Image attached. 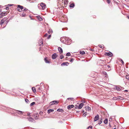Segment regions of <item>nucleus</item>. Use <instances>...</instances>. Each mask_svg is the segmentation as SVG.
Segmentation results:
<instances>
[{
  "mask_svg": "<svg viewBox=\"0 0 129 129\" xmlns=\"http://www.w3.org/2000/svg\"><path fill=\"white\" fill-rule=\"evenodd\" d=\"M18 7L17 8V10L20 12H22V10L23 9L24 7L20 5H17Z\"/></svg>",
  "mask_w": 129,
  "mask_h": 129,
  "instance_id": "obj_1",
  "label": "nucleus"
},
{
  "mask_svg": "<svg viewBox=\"0 0 129 129\" xmlns=\"http://www.w3.org/2000/svg\"><path fill=\"white\" fill-rule=\"evenodd\" d=\"M39 116L38 114L35 113L33 114V116L35 120H37L39 119Z\"/></svg>",
  "mask_w": 129,
  "mask_h": 129,
  "instance_id": "obj_2",
  "label": "nucleus"
},
{
  "mask_svg": "<svg viewBox=\"0 0 129 129\" xmlns=\"http://www.w3.org/2000/svg\"><path fill=\"white\" fill-rule=\"evenodd\" d=\"M27 119L30 122H35V121L32 117H28L27 118Z\"/></svg>",
  "mask_w": 129,
  "mask_h": 129,
  "instance_id": "obj_3",
  "label": "nucleus"
},
{
  "mask_svg": "<svg viewBox=\"0 0 129 129\" xmlns=\"http://www.w3.org/2000/svg\"><path fill=\"white\" fill-rule=\"evenodd\" d=\"M14 110L15 111H14V112L17 113L19 115L22 114L23 113V112L20 111L16 110Z\"/></svg>",
  "mask_w": 129,
  "mask_h": 129,
  "instance_id": "obj_4",
  "label": "nucleus"
},
{
  "mask_svg": "<svg viewBox=\"0 0 129 129\" xmlns=\"http://www.w3.org/2000/svg\"><path fill=\"white\" fill-rule=\"evenodd\" d=\"M41 6L42 7V9H44L46 7V5L44 3H42L40 4Z\"/></svg>",
  "mask_w": 129,
  "mask_h": 129,
  "instance_id": "obj_5",
  "label": "nucleus"
},
{
  "mask_svg": "<svg viewBox=\"0 0 129 129\" xmlns=\"http://www.w3.org/2000/svg\"><path fill=\"white\" fill-rule=\"evenodd\" d=\"M58 103V102L57 101H52L50 102L49 103V104L50 105H52L54 104H57Z\"/></svg>",
  "mask_w": 129,
  "mask_h": 129,
  "instance_id": "obj_6",
  "label": "nucleus"
},
{
  "mask_svg": "<svg viewBox=\"0 0 129 129\" xmlns=\"http://www.w3.org/2000/svg\"><path fill=\"white\" fill-rule=\"evenodd\" d=\"M7 13L5 12H2L0 14V18H2V17L6 15Z\"/></svg>",
  "mask_w": 129,
  "mask_h": 129,
  "instance_id": "obj_7",
  "label": "nucleus"
},
{
  "mask_svg": "<svg viewBox=\"0 0 129 129\" xmlns=\"http://www.w3.org/2000/svg\"><path fill=\"white\" fill-rule=\"evenodd\" d=\"M57 57V55L56 53H54L52 54V58L53 59H55Z\"/></svg>",
  "mask_w": 129,
  "mask_h": 129,
  "instance_id": "obj_8",
  "label": "nucleus"
},
{
  "mask_svg": "<svg viewBox=\"0 0 129 129\" xmlns=\"http://www.w3.org/2000/svg\"><path fill=\"white\" fill-rule=\"evenodd\" d=\"M86 111H90L91 110V108L88 106H86L85 107Z\"/></svg>",
  "mask_w": 129,
  "mask_h": 129,
  "instance_id": "obj_9",
  "label": "nucleus"
},
{
  "mask_svg": "<svg viewBox=\"0 0 129 129\" xmlns=\"http://www.w3.org/2000/svg\"><path fill=\"white\" fill-rule=\"evenodd\" d=\"M99 116L98 115H97L96 116H95L94 119V121H97L98 119H99Z\"/></svg>",
  "mask_w": 129,
  "mask_h": 129,
  "instance_id": "obj_10",
  "label": "nucleus"
},
{
  "mask_svg": "<svg viewBox=\"0 0 129 129\" xmlns=\"http://www.w3.org/2000/svg\"><path fill=\"white\" fill-rule=\"evenodd\" d=\"M84 104L83 103H81L79 105V106L78 107V109H81L82 107L83 106Z\"/></svg>",
  "mask_w": 129,
  "mask_h": 129,
  "instance_id": "obj_11",
  "label": "nucleus"
},
{
  "mask_svg": "<svg viewBox=\"0 0 129 129\" xmlns=\"http://www.w3.org/2000/svg\"><path fill=\"white\" fill-rule=\"evenodd\" d=\"M58 50L60 54H61L63 52L62 50L60 47H58Z\"/></svg>",
  "mask_w": 129,
  "mask_h": 129,
  "instance_id": "obj_12",
  "label": "nucleus"
},
{
  "mask_svg": "<svg viewBox=\"0 0 129 129\" xmlns=\"http://www.w3.org/2000/svg\"><path fill=\"white\" fill-rule=\"evenodd\" d=\"M116 89L118 91H119L121 89L120 88V86L119 85H116L115 86Z\"/></svg>",
  "mask_w": 129,
  "mask_h": 129,
  "instance_id": "obj_13",
  "label": "nucleus"
},
{
  "mask_svg": "<svg viewBox=\"0 0 129 129\" xmlns=\"http://www.w3.org/2000/svg\"><path fill=\"white\" fill-rule=\"evenodd\" d=\"M74 105H69L68 106V109H71V108H73L74 107Z\"/></svg>",
  "mask_w": 129,
  "mask_h": 129,
  "instance_id": "obj_14",
  "label": "nucleus"
},
{
  "mask_svg": "<svg viewBox=\"0 0 129 129\" xmlns=\"http://www.w3.org/2000/svg\"><path fill=\"white\" fill-rule=\"evenodd\" d=\"M69 63L68 62H66L62 63L61 64V66L64 65L67 66L68 65Z\"/></svg>",
  "mask_w": 129,
  "mask_h": 129,
  "instance_id": "obj_15",
  "label": "nucleus"
},
{
  "mask_svg": "<svg viewBox=\"0 0 129 129\" xmlns=\"http://www.w3.org/2000/svg\"><path fill=\"white\" fill-rule=\"evenodd\" d=\"M103 74L104 75V76H105V77L106 78H108V75L107 74V73L105 71H103Z\"/></svg>",
  "mask_w": 129,
  "mask_h": 129,
  "instance_id": "obj_16",
  "label": "nucleus"
},
{
  "mask_svg": "<svg viewBox=\"0 0 129 129\" xmlns=\"http://www.w3.org/2000/svg\"><path fill=\"white\" fill-rule=\"evenodd\" d=\"M64 38H61L60 40L61 41V42L63 43H64L65 42V40H66L65 39L64 40Z\"/></svg>",
  "mask_w": 129,
  "mask_h": 129,
  "instance_id": "obj_17",
  "label": "nucleus"
},
{
  "mask_svg": "<svg viewBox=\"0 0 129 129\" xmlns=\"http://www.w3.org/2000/svg\"><path fill=\"white\" fill-rule=\"evenodd\" d=\"M107 55L111 57L112 56V53L110 52L107 53Z\"/></svg>",
  "mask_w": 129,
  "mask_h": 129,
  "instance_id": "obj_18",
  "label": "nucleus"
},
{
  "mask_svg": "<svg viewBox=\"0 0 129 129\" xmlns=\"http://www.w3.org/2000/svg\"><path fill=\"white\" fill-rule=\"evenodd\" d=\"M44 60L45 62L46 63H50V62L49 60H48L47 58H45Z\"/></svg>",
  "mask_w": 129,
  "mask_h": 129,
  "instance_id": "obj_19",
  "label": "nucleus"
},
{
  "mask_svg": "<svg viewBox=\"0 0 129 129\" xmlns=\"http://www.w3.org/2000/svg\"><path fill=\"white\" fill-rule=\"evenodd\" d=\"M5 20H6L4 19V18L2 19L1 21V22L0 23V25L2 26L3 25L4 21Z\"/></svg>",
  "mask_w": 129,
  "mask_h": 129,
  "instance_id": "obj_20",
  "label": "nucleus"
},
{
  "mask_svg": "<svg viewBox=\"0 0 129 129\" xmlns=\"http://www.w3.org/2000/svg\"><path fill=\"white\" fill-rule=\"evenodd\" d=\"M54 111L53 109H49L47 111V113L48 114H49L51 112H52Z\"/></svg>",
  "mask_w": 129,
  "mask_h": 129,
  "instance_id": "obj_21",
  "label": "nucleus"
},
{
  "mask_svg": "<svg viewBox=\"0 0 129 129\" xmlns=\"http://www.w3.org/2000/svg\"><path fill=\"white\" fill-rule=\"evenodd\" d=\"M21 16L22 17H25L26 15V14L25 13L23 12V13H22L21 15Z\"/></svg>",
  "mask_w": 129,
  "mask_h": 129,
  "instance_id": "obj_22",
  "label": "nucleus"
},
{
  "mask_svg": "<svg viewBox=\"0 0 129 129\" xmlns=\"http://www.w3.org/2000/svg\"><path fill=\"white\" fill-rule=\"evenodd\" d=\"M37 17L38 19L40 21H41L42 20V18L39 16H37Z\"/></svg>",
  "mask_w": 129,
  "mask_h": 129,
  "instance_id": "obj_23",
  "label": "nucleus"
},
{
  "mask_svg": "<svg viewBox=\"0 0 129 129\" xmlns=\"http://www.w3.org/2000/svg\"><path fill=\"white\" fill-rule=\"evenodd\" d=\"M32 89L34 93H35L36 92V89L35 87H32Z\"/></svg>",
  "mask_w": 129,
  "mask_h": 129,
  "instance_id": "obj_24",
  "label": "nucleus"
},
{
  "mask_svg": "<svg viewBox=\"0 0 129 129\" xmlns=\"http://www.w3.org/2000/svg\"><path fill=\"white\" fill-rule=\"evenodd\" d=\"M23 13H25V11H27V12H28V13H29V11H28V9L25 8H24V10H23Z\"/></svg>",
  "mask_w": 129,
  "mask_h": 129,
  "instance_id": "obj_25",
  "label": "nucleus"
},
{
  "mask_svg": "<svg viewBox=\"0 0 129 129\" xmlns=\"http://www.w3.org/2000/svg\"><path fill=\"white\" fill-rule=\"evenodd\" d=\"M80 53L82 55H83L85 54V52L84 51H80Z\"/></svg>",
  "mask_w": 129,
  "mask_h": 129,
  "instance_id": "obj_26",
  "label": "nucleus"
},
{
  "mask_svg": "<svg viewBox=\"0 0 129 129\" xmlns=\"http://www.w3.org/2000/svg\"><path fill=\"white\" fill-rule=\"evenodd\" d=\"M74 3H73L70 5V8H73L74 7Z\"/></svg>",
  "mask_w": 129,
  "mask_h": 129,
  "instance_id": "obj_27",
  "label": "nucleus"
},
{
  "mask_svg": "<svg viewBox=\"0 0 129 129\" xmlns=\"http://www.w3.org/2000/svg\"><path fill=\"white\" fill-rule=\"evenodd\" d=\"M13 5V4H9L8 5H6L5 6L6 7L8 6L9 7V6H12Z\"/></svg>",
  "mask_w": 129,
  "mask_h": 129,
  "instance_id": "obj_28",
  "label": "nucleus"
},
{
  "mask_svg": "<svg viewBox=\"0 0 129 129\" xmlns=\"http://www.w3.org/2000/svg\"><path fill=\"white\" fill-rule=\"evenodd\" d=\"M48 33L49 34H51L52 33V30L51 29H49L48 31Z\"/></svg>",
  "mask_w": 129,
  "mask_h": 129,
  "instance_id": "obj_29",
  "label": "nucleus"
},
{
  "mask_svg": "<svg viewBox=\"0 0 129 129\" xmlns=\"http://www.w3.org/2000/svg\"><path fill=\"white\" fill-rule=\"evenodd\" d=\"M104 122L105 124H107L108 122V120L107 119H105L104 121Z\"/></svg>",
  "mask_w": 129,
  "mask_h": 129,
  "instance_id": "obj_30",
  "label": "nucleus"
},
{
  "mask_svg": "<svg viewBox=\"0 0 129 129\" xmlns=\"http://www.w3.org/2000/svg\"><path fill=\"white\" fill-rule=\"evenodd\" d=\"M35 104V102H33L31 103L30 104V106H31Z\"/></svg>",
  "mask_w": 129,
  "mask_h": 129,
  "instance_id": "obj_31",
  "label": "nucleus"
},
{
  "mask_svg": "<svg viewBox=\"0 0 129 129\" xmlns=\"http://www.w3.org/2000/svg\"><path fill=\"white\" fill-rule=\"evenodd\" d=\"M70 55H71V54H70V53L69 52L67 53L66 54V56H70Z\"/></svg>",
  "mask_w": 129,
  "mask_h": 129,
  "instance_id": "obj_32",
  "label": "nucleus"
},
{
  "mask_svg": "<svg viewBox=\"0 0 129 129\" xmlns=\"http://www.w3.org/2000/svg\"><path fill=\"white\" fill-rule=\"evenodd\" d=\"M25 101L27 103H29V100L27 99H25Z\"/></svg>",
  "mask_w": 129,
  "mask_h": 129,
  "instance_id": "obj_33",
  "label": "nucleus"
},
{
  "mask_svg": "<svg viewBox=\"0 0 129 129\" xmlns=\"http://www.w3.org/2000/svg\"><path fill=\"white\" fill-rule=\"evenodd\" d=\"M63 110V109H58L57 110V111L58 112H61Z\"/></svg>",
  "mask_w": 129,
  "mask_h": 129,
  "instance_id": "obj_34",
  "label": "nucleus"
},
{
  "mask_svg": "<svg viewBox=\"0 0 129 129\" xmlns=\"http://www.w3.org/2000/svg\"><path fill=\"white\" fill-rule=\"evenodd\" d=\"M102 121V119H100V120L98 123V124H100L101 123Z\"/></svg>",
  "mask_w": 129,
  "mask_h": 129,
  "instance_id": "obj_35",
  "label": "nucleus"
},
{
  "mask_svg": "<svg viewBox=\"0 0 129 129\" xmlns=\"http://www.w3.org/2000/svg\"><path fill=\"white\" fill-rule=\"evenodd\" d=\"M74 99V98H69L67 99V100H72Z\"/></svg>",
  "mask_w": 129,
  "mask_h": 129,
  "instance_id": "obj_36",
  "label": "nucleus"
},
{
  "mask_svg": "<svg viewBox=\"0 0 129 129\" xmlns=\"http://www.w3.org/2000/svg\"><path fill=\"white\" fill-rule=\"evenodd\" d=\"M64 56H63V55H61L60 56V58L61 59H62L64 57Z\"/></svg>",
  "mask_w": 129,
  "mask_h": 129,
  "instance_id": "obj_37",
  "label": "nucleus"
},
{
  "mask_svg": "<svg viewBox=\"0 0 129 129\" xmlns=\"http://www.w3.org/2000/svg\"><path fill=\"white\" fill-rule=\"evenodd\" d=\"M86 112H85L83 114V116L84 117H85L86 116Z\"/></svg>",
  "mask_w": 129,
  "mask_h": 129,
  "instance_id": "obj_38",
  "label": "nucleus"
},
{
  "mask_svg": "<svg viewBox=\"0 0 129 129\" xmlns=\"http://www.w3.org/2000/svg\"><path fill=\"white\" fill-rule=\"evenodd\" d=\"M90 128L91 129H92V127L91 125H90L87 127V129H88Z\"/></svg>",
  "mask_w": 129,
  "mask_h": 129,
  "instance_id": "obj_39",
  "label": "nucleus"
},
{
  "mask_svg": "<svg viewBox=\"0 0 129 129\" xmlns=\"http://www.w3.org/2000/svg\"><path fill=\"white\" fill-rule=\"evenodd\" d=\"M118 99H120V100H123V97H120V96H119Z\"/></svg>",
  "mask_w": 129,
  "mask_h": 129,
  "instance_id": "obj_40",
  "label": "nucleus"
},
{
  "mask_svg": "<svg viewBox=\"0 0 129 129\" xmlns=\"http://www.w3.org/2000/svg\"><path fill=\"white\" fill-rule=\"evenodd\" d=\"M51 37V34H50L48 36V37L47 38V39H50V38Z\"/></svg>",
  "mask_w": 129,
  "mask_h": 129,
  "instance_id": "obj_41",
  "label": "nucleus"
},
{
  "mask_svg": "<svg viewBox=\"0 0 129 129\" xmlns=\"http://www.w3.org/2000/svg\"><path fill=\"white\" fill-rule=\"evenodd\" d=\"M99 46L101 48H103V46H102L101 45H99Z\"/></svg>",
  "mask_w": 129,
  "mask_h": 129,
  "instance_id": "obj_42",
  "label": "nucleus"
},
{
  "mask_svg": "<svg viewBox=\"0 0 129 129\" xmlns=\"http://www.w3.org/2000/svg\"><path fill=\"white\" fill-rule=\"evenodd\" d=\"M74 59L72 58H71L70 60V61L71 62H73L74 60Z\"/></svg>",
  "mask_w": 129,
  "mask_h": 129,
  "instance_id": "obj_43",
  "label": "nucleus"
},
{
  "mask_svg": "<svg viewBox=\"0 0 129 129\" xmlns=\"http://www.w3.org/2000/svg\"><path fill=\"white\" fill-rule=\"evenodd\" d=\"M110 0H107V2L108 4H109L110 3Z\"/></svg>",
  "mask_w": 129,
  "mask_h": 129,
  "instance_id": "obj_44",
  "label": "nucleus"
},
{
  "mask_svg": "<svg viewBox=\"0 0 129 129\" xmlns=\"http://www.w3.org/2000/svg\"><path fill=\"white\" fill-rule=\"evenodd\" d=\"M7 7L6 8V9L7 10L9 9V7H8L7 6Z\"/></svg>",
  "mask_w": 129,
  "mask_h": 129,
  "instance_id": "obj_45",
  "label": "nucleus"
},
{
  "mask_svg": "<svg viewBox=\"0 0 129 129\" xmlns=\"http://www.w3.org/2000/svg\"><path fill=\"white\" fill-rule=\"evenodd\" d=\"M38 90L39 91H41L42 90V88L41 87H39L38 88Z\"/></svg>",
  "mask_w": 129,
  "mask_h": 129,
  "instance_id": "obj_46",
  "label": "nucleus"
},
{
  "mask_svg": "<svg viewBox=\"0 0 129 129\" xmlns=\"http://www.w3.org/2000/svg\"><path fill=\"white\" fill-rule=\"evenodd\" d=\"M126 78L127 79H129V76H126Z\"/></svg>",
  "mask_w": 129,
  "mask_h": 129,
  "instance_id": "obj_47",
  "label": "nucleus"
},
{
  "mask_svg": "<svg viewBox=\"0 0 129 129\" xmlns=\"http://www.w3.org/2000/svg\"><path fill=\"white\" fill-rule=\"evenodd\" d=\"M48 36V34H46L44 35V36L45 37H47Z\"/></svg>",
  "mask_w": 129,
  "mask_h": 129,
  "instance_id": "obj_48",
  "label": "nucleus"
},
{
  "mask_svg": "<svg viewBox=\"0 0 129 129\" xmlns=\"http://www.w3.org/2000/svg\"><path fill=\"white\" fill-rule=\"evenodd\" d=\"M78 106L77 105H75V108H78Z\"/></svg>",
  "mask_w": 129,
  "mask_h": 129,
  "instance_id": "obj_49",
  "label": "nucleus"
},
{
  "mask_svg": "<svg viewBox=\"0 0 129 129\" xmlns=\"http://www.w3.org/2000/svg\"><path fill=\"white\" fill-rule=\"evenodd\" d=\"M89 50L91 51H94V50L93 49H92L91 48H90Z\"/></svg>",
  "mask_w": 129,
  "mask_h": 129,
  "instance_id": "obj_50",
  "label": "nucleus"
},
{
  "mask_svg": "<svg viewBox=\"0 0 129 129\" xmlns=\"http://www.w3.org/2000/svg\"><path fill=\"white\" fill-rule=\"evenodd\" d=\"M121 63H122V64H123L124 63V62L123 60L122 59H121Z\"/></svg>",
  "mask_w": 129,
  "mask_h": 129,
  "instance_id": "obj_51",
  "label": "nucleus"
},
{
  "mask_svg": "<svg viewBox=\"0 0 129 129\" xmlns=\"http://www.w3.org/2000/svg\"><path fill=\"white\" fill-rule=\"evenodd\" d=\"M43 113L42 112H40V115H42L43 114Z\"/></svg>",
  "mask_w": 129,
  "mask_h": 129,
  "instance_id": "obj_52",
  "label": "nucleus"
},
{
  "mask_svg": "<svg viewBox=\"0 0 129 129\" xmlns=\"http://www.w3.org/2000/svg\"><path fill=\"white\" fill-rule=\"evenodd\" d=\"M30 113H27V115L29 116H30Z\"/></svg>",
  "mask_w": 129,
  "mask_h": 129,
  "instance_id": "obj_53",
  "label": "nucleus"
},
{
  "mask_svg": "<svg viewBox=\"0 0 129 129\" xmlns=\"http://www.w3.org/2000/svg\"><path fill=\"white\" fill-rule=\"evenodd\" d=\"M109 121H112V118H110L109 119Z\"/></svg>",
  "mask_w": 129,
  "mask_h": 129,
  "instance_id": "obj_54",
  "label": "nucleus"
},
{
  "mask_svg": "<svg viewBox=\"0 0 129 129\" xmlns=\"http://www.w3.org/2000/svg\"><path fill=\"white\" fill-rule=\"evenodd\" d=\"M43 83H41L40 84V85H41V86L43 85Z\"/></svg>",
  "mask_w": 129,
  "mask_h": 129,
  "instance_id": "obj_55",
  "label": "nucleus"
},
{
  "mask_svg": "<svg viewBox=\"0 0 129 129\" xmlns=\"http://www.w3.org/2000/svg\"><path fill=\"white\" fill-rule=\"evenodd\" d=\"M107 66L109 68L110 67L109 65H107Z\"/></svg>",
  "mask_w": 129,
  "mask_h": 129,
  "instance_id": "obj_56",
  "label": "nucleus"
},
{
  "mask_svg": "<svg viewBox=\"0 0 129 129\" xmlns=\"http://www.w3.org/2000/svg\"><path fill=\"white\" fill-rule=\"evenodd\" d=\"M84 111L83 110L82 111V113H84Z\"/></svg>",
  "mask_w": 129,
  "mask_h": 129,
  "instance_id": "obj_57",
  "label": "nucleus"
},
{
  "mask_svg": "<svg viewBox=\"0 0 129 129\" xmlns=\"http://www.w3.org/2000/svg\"><path fill=\"white\" fill-rule=\"evenodd\" d=\"M124 91H125V92H127V91H128V90H125Z\"/></svg>",
  "mask_w": 129,
  "mask_h": 129,
  "instance_id": "obj_58",
  "label": "nucleus"
},
{
  "mask_svg": "<svg viewBox=\"0 0 129 129\" xmlns=\"http://www.w3.org/2000/svg\"><path fill=\"white\" fill-rule=\"evenodd\" d=\"M41 44L40 45H41L42 44H43V42L42 41H41Z\"/></svg>",
  "mask_w": 129,
  "mask_h": 129,
  "instance_id": "obj_59",
  "label": "nucleus"
},
{
  "mask_svg": "<svg viewBox=\"0 0 129 129\" xmlns=\"http://www.w3.org/2000/svg\"><path fill=\"white\" fill-rule=\"evenodd\" d=\"M27 11H25V13H27Z\"/></svg>",
  "mask_w": 129,
  "mask_h": 129,
  "instance_id": "obj_60",
  "label": "nucleus"
},
{
  "mask_svg": "<svg viewBox=\"0 0 129 129\" xmlns=\"http://www.w3.org/2000/svg\"><path fill=\"white\" fill-rule=\"evenodd\" d=\"M29 17H30V18L31 19H32L31 18V17L30 16H29Z\"/></svg>",
  "mask_w": 129,
  "mask_h": 129,
  "instance_id": "obj_61",
  "label": "nucleus"
},
{
  "mask_svg": "<svg viewBox=\"0 0 129 129\" xmlns=\"http://www.w3.org/2000/svg\"><path fill=\"white\" fill-rule=\"evenodd\" d=\"M127 18L129 19V15L127 16Z\"/></svg>",
  "mask_w": 129,
  "mask_h": 129,
  "instance_id": "obj_62",
  "label": "nucleus"
},
{
  "mask_svg": "<svg viewBox=\"0 0 129 129\" xmlns=\"http://www.w3.org/2000/svg\"><path fill=\"white\" fill-rule=\"evenodd\" d=\"M2 10H0V13L1 12Z\"/></svg>",
  "mask_w": 129,
  "mask_h": 129,
  "instance_id": "obj_63",
  "label": "nucleus"
},
{
  "mask_svg": "<svg viewBox=\"0 0 129 129\" xmlns=\"http://www.w3.org/2000/svg\"><path fill=\"white\" fill-rule=\"evenodd\" d=\"M116 129V128H114V129Z\"/></svg>",
  "mask_w": 129,
  "mask_h": 129,
  "instance_id": "obj_64",
  "label": "nucleus"
}]
</instances>
